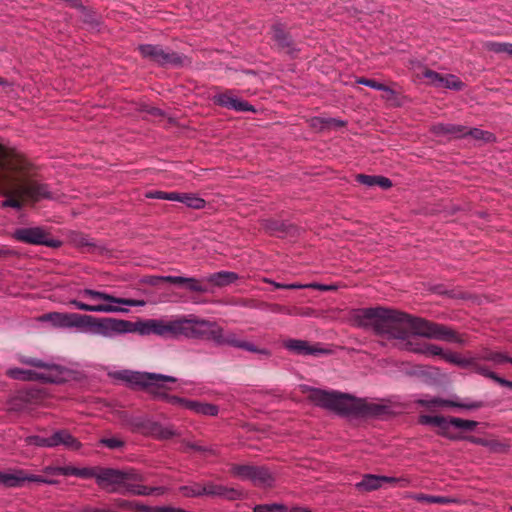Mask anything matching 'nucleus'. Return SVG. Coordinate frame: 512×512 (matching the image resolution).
<instances>
[{
  "instance_id": "e2e57ef3",
  "label": "nucleus",
  "mask_w": 512,
  "mask_h": 512,
  "mask_svg": "<svg viewBox=\"0 0 512 512\" xmlns=\"http://www.w3.org/2000/svg\"><path fill=\"white\" fill-rule=\"evenodd\" d=\"M388 90L389 91H384L385 94L382 96V98L386 101H390V102H393L396 100V91L394 89H392L391 87L388 86Z\"/></svg>"
},
{
  "instance_id": "7ed1b4c3",
  "label": "nucleus",
  "mask_w": 512,
  "mask_h": 512,
  "mask_svg": "<svg viewBox=\"0 0 512 512\" xmlns=\"http://www.w3.org/2000/svg\"><path fill=\"white\" fill-rule=\"evenodd\" d=\"M308 399L323 409L332 411L340 416L384 418L392 414L391 406L380 402H370L356 398L347 393L326 391L311 388Z\"/></svg>"
},
{
  "instance_id": "774afa93",
  "label": "nucleus",
  "mask_w": 512,
  "mask_h": 512,
  "mask_svg": "<svg viewBox=\"0 0 512 512\" xmlns=\"http://www.w3.org/2000/svg\"><path fill=\"white\" fill-rule=\"evenodd\" d=\"M84 512H117L112 509H99V508H92V507H86L83 510Z\"/></svg>"
},
{
  "instance_id": "4d7b16f0",
  "label": "nucleus",
  "mask_w": 512,
  "mask_h": 512,
  "mask_svg": "<svg viewBox=\"0 0 512 512\" xmlns=\"http://www.w3.org/2000/svg\"><path fill=\"white\" fill-rule=\"evenodd\" d=\"M474 369L477 373H479L489 379H492V380H494L493 375H497L496 373L490 371L486 366L481 365V364H475Z\"/></svg>"
},
{
  "instance_id": "473e14b6",
  "label": "nucleus",
  "mask_w": 512,
  "mask_h": 512,
  "mask_svg": "<svg viewBox=\"0 0 512 512\" xmlns=\"http://www.w3.org/2000/svg\"><path fill=\"white\" fill-rule=\"evenodd\" d=\"M483 46L487 51L494 52L497 54L507 53L508 55L512 56V43L487 41L484 43Z\"/></svg>"
},
{
  "instance_id": "8fccbe9b",
  "label": "nucleus",
  "mask_w": 512,
  "mask_h": 512,
  "mask_svg": "<svg viewBox=\"0 0 512 512\" xmlns=\"http://www.w3.org/2000/svg\"><path fill=\"white\" fill-rule=\"evenodd\" d=\"M418 421L422 425H433L437 427V425L442 424L443 416L421 415Z\"/></svg>"
},
{
  "instance_id": "1a4fd4ad",
  "label": "nucleus",
  "mask_w": 512,
  "mask_h": 512,
  "mask_svg": "<svg viewBox=\"0 0 512 512\" xmlns=\"http://www.w3.org/2000/svg\"><path fill=\"white\" fill-rule=\"evenodd\" d=\"M138 50L143 58L162 67L180 68L191 63L190 59L184 54L169 49L165 50L161 45L142 44L138 46Z\"/></svg>"
},
{
  "instance_id": "9b49d317",
  "label": "nucleus",
  "mask_w": 512,
  "mask_h": 512,
  "mask_svg": "<svg viewBox=\"0 0 512 512\" xmlns=\"http://www.w3.org/2000/svg\"><path fill=\"white\" fill-rule=\"evenodd\" d=\"M133 474H128L127 471L101 468L99 467L96 482L98 486L106 489L110 493L120 492L119 487H122L124 480L134 478Z\"/></svg>"
},
{
  "instance_id": "dca6fc26",
  "label": "nucleus",
  "mask_w": 512,
  "mask_h": 512,
  "mask_svg": "<svg viewBox=\"0 0 512 512\" xmlns=\"http://www.w3.org/2000/svg\"><path fill=\"white\" fill-rule=\"evenodd\" d=\"M416 403L430 410L442 407H457L461 409L475 410L483 407V403L481 401L458 402L453 400H445L439 397H434L431 399H419L416 401Z\"/></svg>"
},
{
  "instance_id": "f257e3e1",
  "label": "nucleus",
  "mask_w": 512,
  "mask_h": 512,
  "mask_svg": "<svg viewBox=\"0 0 512 512\" xmlns=\"http://www.w3.org/2000/svg\"><path fill=\"white\" fill-rule=\"evenodd\" d=\"M355 320L359 326L372 328L376 334L396 340L394 346L400 350L426 356H440L447 362L458 365L463 363L457 353L444 352L440 346L420 342L415 337L422 336L458 344L465 343L463 335L444 324L383 307L360 309L355 315Z\"/></svg>"
},
{
  "instance_id": "4468645a",
  "label": "nucleus",
  "mask_w": 512,
  "mask_h": 512,
  "mask_svg": "<svg viewBox=\"0 0 512 512\" xmlns=\"http://www.w3.org/2000/svg\"><path fill=\"white\" fill-rule=\"evenodd\" d=\"M283 347L289 352L299 356H319L329 354L330 350L323 348L319 343L311 344L309 341L301 339H287L283 341Z\"/></svg>"
},
{
  "instance_id": "aec40b11",
  "label": "nucleus",
  "mask_w": 512,
  "mask_h": 512,
  "mask_svg": "<svg viewBox=\"0 0 512 512\" xmlns=\"http://www.w3.org/2000/svg\"><path fill=\"white\" fill-rule=\"evenodd\" d=\"M202 496L203 495H209V496H219L223 497L228 500H237L242 497V492L234 489V488H228L223 485H217L214 483H207L206 485H202Z\"/></svg>"
},
{
  "instance_id": "c9c22d12",
  "label": "nucleus",
  "mask_w": 512,
  "mask_h": 512,
  "mask_svg": "<svg viewBox=\"0 0 512 512\" xmlns=\"http://www.w3.org/2000/svg\"><path fill=\"white\" fill-rule=\"evenodd\" d=\"M188 277L182 276H153L149 280V284L158 285L161 282H168L171 284H186Z\"/></svg>"
},
{
  "instance_id": "39448f33",
  "label": "nucleus",
  "mask_w": 512,
  "mask_h": 512,
  "mask_svg": "<svg viewBox=\"0 0 512 512\" xmlns=\"http://www.w3.org/2000/svg\"><path fill=\"white\" fill-rule=\"evenodd\" d=\"M84 329L86 331L101 335L103 337H113L124 333H138L142 336L156 335L162 338H169V320L147 319L131 322L116 318H96L85 315Z\"/></svg>"
},
{
  "instance_id": "a18cd8bd",
  "label": "nucleus",
  "mask_w": 512,
  "mask_h": 512,
  "mask_svg": "<svg viewBox=\"0 0 512 512\" xmlns=\"http://www.w3.org/2000/svg\"><path fill=\"white\" fill-rule=\"evenodd\" d=\"M185 285L192 292L206 293L209 291L208 287L203 284V280L196 278H187Z\"/></svg>"
},
{
  "instance_id": "20e7f679",
  "label": "nucleus",
  "mask_w": 512,
  "mask_h": 512,
  "mask_svg": "<svg viewBox=\"0 0 512 512\" xmlns=\"http://www.w3.org/2000/svg\"><path fill=\"white\" fill-rule=\"evenodd\" d=\"M180 336L213 340L218 345H229L253 353H259L266 357L271 355L269 350L259 349L254 344L238 338L234 333L224 334L223 328L216 322L204 319L182 317L169 320V338H178Z\"/></svg>"
},
{
  "instance_id": "bb28decb",
  "label": "nucleus",
  "mask_w": 512,
  "mask_h": 512,
  "mask_svg": "<svg viewBox=\"0 0 512 512\" xmlns=\"http://www.w3.org/2000/svg\"><path fill=\"white\" fill-rule=\"evenodd\" d=\"M188 410H191L197 414L208 415V416H216L219 412L218 406L210 403H204L200 401H189Z\"/></svg>"
},
{
  "instance_id": "0eeeda50",
  "label": "nucleus",
  "mask_w": 512,
  "mask_h": 512,
  "mask_svg": "<svg viewBox=\"0 0 512 512\" xmlns=\"http://www.w3.org/2000/svg\"><path fill=\"white\" fill-rule=\"evenodd\" d=\"M79 295L83 298H89L93 301H103L104 303L99 304H87L77 299H72L68 302L69 305L73 306L76 309L86 311V312H103V313H115V312H126L127 310L124 308H120L113 304H123L127 306H137L139 304L138 301L133 299L119 298L113 296L111 294L93 290V289H83L79 291Z\"/></svg>"
},
{
  "instance_id": "a211bd4d",
  "label": "nucleus",
  "mask_w": 512,
  "mask_h": 512,
  "mask_svg": "<svg viewBox=\"0 0 512 512\" xmlns=\"http://www.w3.org/2000/svg\"><path fill=\"white\" fill-rule=\"evenodd\" d=\"M212 100L215 105L233 109L238 112H255L254 107L247 101H242L233 97V92L231 90L214 95Z\"/></svg>"
},
{
  "instance_id": "6e6552de",
  "label": "nucleus",
  "mask_w": 512,
  "mask_h": 512,
  "mask_svg": "<svg viewBox=\"0 0 512 512\" xmlns=\"http://www.w3.org/2000/svg\"><path fill=\"white\" fill-rule=\"evenodd\" d=\"M229 473L242 481H250L259 488H272L276 481L275 474L266 466L254 464H231Z\"/></svg>"
},
{
  "instance_id": "2f4dec72",
  "label": "nucleus",
  "mask_w": 512,
  "mask_h": 512,
  "mask_svg": "<svg viewBox=\"0 0 512 512\" xmlns=\"http://www.w3.org/2000/svg\"><path fill=\"white\" fill-rule=\"evenodd\" d=\"M467 136H471L474 140L482 141L484 143H491L496 141V137L493 133L479 128H467Z\"/></svg>"
},
{
  "instance_id": "cd10ccee",
  "label": "nucleus",
  "mask_w": 512,
  "mask_h": 512,
  "mask_svg": "<svg viewBox=\"0 0 512 512\" xmlns=\"http://www.w3.org/2000/svg\"><path fill=\"white\" fill-rule=\"evenodd\" d=\"M175 201L184 203L187 207L200 210L206 206V201L193 193H178Z\"/></svg>"
},
{
  "instance_id": "9d476101",
  "label": "nucleus",
  "mask_w": 512,
  "mask_h": 512,
  "mask_svg": "<svg viewBox=\"0 0 512 512\" xmlns=\"http://www.w3.org/2000/svg\"><path fill=\"white\" fill-rule=\"evenodd\" d=\"M12 237L22 243L30 245H44L50 248H59L62 242L51 237L43 227H23L15 229Z\"/></svg>"
},
{
  "instance_id": "c03bdc74",
  "label": "nucleus",
  "mask_w": 512,
  "mask_h": 512,
  "mask_svg": "<svg viewBox=\"0 0 512 512\" xmlns=\"http://www.w3.org/2000/svg\"><path fill=\"white\" fill-rule=\"evenodd\" d=\"M145 197L149 199L174 201L178 197V192L149 191L145 194Z\"/></svg>"
},
{
  "instance_id": "864d4df0",
  "label": "nucleus",
  "mask_w": 512,
  "mask_h": 512,
  "mask_svg": "<svg viewBox=\"0 0 512 512\" xmlns=\"http://www.w3.org/2000/svg\"><path fill=\"white\" fill-rule=\"evenodd\" d=\"M264 281L272 284L276 289H288V290L304 289V284H297V283L282 284V283H278V282H275V281H272L269 279H265Z\"/></svg>"
},
{
  "instance_id": "338daca9",
  "label": "nucleus",
  "mask_w": 512,
  "mask_h": 512,
  "mask_svg": "<svg viewBox=\"0 0 512 512\" xmlns=\"http://www.w3.org/2000/svg\"><path fill=\"white\" fill-rule=\"evenodd\" d=\"M43 472L48 475H60V467L58 466H46Z\"/></svg>"
},
{
  "instance_id": "de8ad7c7",
  "label": "nucleus",
  "mask_w": 512,
  "mask_h": 512,
  "mask_svg": "<svg viewBox=\"0 0 512 512\" xmlns=\"http://www.w3.org/2000/svg\"><path fill=\"white\" fill-rule=\"evenodd\" d=\"M286 511H287L286 507L281 504L257 505L253 509V512H286Z\"/></svg>"
},
{
  "instance_id": "f03ea898",
  "label": "nucleus",
  "mask_w": 512,
  "mask_h": 512,
  "mask_svg": "<svg viewBox=\"0 0 512 512\" xmlns=\"http://www.w3.org/2000/svg\"><path fill=\"white\" fill-rule=\"evenodd\" d=\"M0 194L6 196L1 206L17 210L44 199H53L50 186L38 175L36 167L24 156L0 144Z\"/></svg>"
},
{
  "instance_id": "a878e982",
  "label": "nucleus",
  "mask_w": 512,
  "mask_h": 512,
  "mask_svg": "<svg viewBox=\"0 0 512 512\" xmlns=\"http://www.w3.org/2000/svg\"><path fill=\"white\" fill-rule=\"evenodd\" d=\"M382 487L381 476L365 474L360 482L356 484L359 491L370 492Z\"/></svg>"
},
{
  "instance_id": "09e8293b",
  "label": "nucleus",
  "mask_w": 512,
  "mask_h": 512,
  "mask_svg": "<svg viewBox=\"0 0 512 512\" xmlns=\"http://www.w3.org/2000/svg\"><path fill=\"white\" fill-rule=\"evenodd\" d=\"M99 467H84L77 468L76 467V477L88 479V478H97Z\"/></svg>"
},
{
  "instance_id": "4be33fe9",
  "label": "nucleus",
  "mask_w": 512,
  "mask_h": 512,
  "mask_svg": "<svg viewBox=\"0 0 512 512\" xmlns=\"http://www.w3.org/2000/svg\"><path fill=\"white\" fill-rule=\"evenodd\" d=\"M52 448L63 446L72 451L80 449L81 443L68 430L55 431L51 436Z\"/></svg>"
},
{
  "instance_id": "412c9836",
  "label": "nucleus",
  "mask_w": 512,
  "mask_h": 512,
  "mask_svg": "<svg viewBox=\"0 0 512 512\" xmlns=\"http://www.w3.org/2000/svg\"><path fill=\"white\" fill-rule=\"evenodd\" d=\"M128 474H133L134 478L129 480H124L122 487L125 489L124 491H120L122 494H132L138 496H148L150 495V491L148 490V486L140 484L143 481V477L141 474L137 473L135 470H128Z\"/></svg>"
},
{
  "instance_id": "ddd939ff",
  "label": "nucleus",
  "mask_w": 512,
  "mask_h": 512,
  "mask_svg": "<svg viewBox=\"0 0 512 512\" xmlns=\"http://www.w3.org/2000/svg\"><path fill=\"white\" fill-rule=\"evenodd\" d=\"M37 482L45 484H55L56 481L44 478L39 475L29 474L25 470L19 469L11 473L0 472V484L5 487H22L25 482Z\"/></svg>"
},
{
  "instance_id": "b1692460",
  "label": "nucleus",
  "mask_w": 512,
  "mask_h": 512,
  "mask_svg": "<svg viewBox=\"0 0 512 512\" xmlns=\"http://www.w3.org/2000/svg\"><path fill=\"white\" fill-rule=\"evenodd\" d=\"M239 279V276L235 272L230 271H220L217 273H213L209 275L205 280L206 282L217 286V287H225L231 283H234Z\"/></svg>"
},
{
  "instance_id": "c756f323",
  "label": "nucleus",
  "mask_w": 512,
  "mask_h": 512,
  "mask_svg": "<svg viewBox=\"0 0 512 512\" xmlns=\"http://www.w3.org/2000/svg\"><path fill=\"white\" fill-rule=\"evenodd\" d=\"M410 498L414 499L417 502L420 503H429V504H441L446 505L455 502L454 499L445 497V496H435V495H428L423 493H417L412 494Z\"/></svg>"
},
{
  "instance_id": "37998d69",
  "label": "nucleus",
  "mask_w": 512,
  "mask_h": 512,
  "mask_svg": "<svg viewBox=\"0 0 512 512\" xmlns=\"http://www.w3.org/2000/svg\"><path fill=\"white\" fill-rule=\"evenodd\" d=\"M201 488L202 484L193 483L191 485L181 486L179 490L185 497H200L203 491Z\"/></svg>"
},
{
  "instance_id": "bf43d9fd",
  "label": "nucleus",
  "mask_w": 512,
  "mask_h": 512,
  "mask_svg": "<svg viewBox=\"0 0 512 512\" xmlns=\"http://www.w3.org/2000/svg\"><path fill=\"white\" fill-rule=\"evenodd\" d=\"M114 505L118 508H121V509H129L131 510L132 509V506H133V501H128V500H125V499H115L114 500Z\"/></svg>"
},
{
  "instance_id": "f3484780",
  "label": "nucleus",
  "mask_w": 512,
  "mask_h": 512,
  "mask_svg": "<svg viewBox=\"0 0 512 512\" xmlns=\"http://www.w3.org/2000/svg\"><path fill=\"white\" fill-rule=\"evenodd\" d=\"M271 32L272 39L279 49L284 50L290 55H295L298 52L291 35L286 31L283 23L275 22L271 27Z\"/></svg>"
},
{
  "instance_id": "3c124183",
  "label": "nucleus",
  "mask_w": 512,
  "mask_h": 512,
  "mask_svg": "<svg viewBox=\"0 0 512 512\" xmlns=\"http://www.w3.org/2000/svg\"><path fill=\"white\" fill-rule=\"evenodd\" d=\"M381 482L390 483V484H399L401 487H407L410 484V481L406 477H389V476H381Z\"/></svg>"
},
{
  "instance_id": "a19ab883",
  "label": "nucleus",
  "mask_w": 512,
  "mask_h": 512,
  "mask_svg": "<svg viewBox=\"0 0 512 512\" xmlns=\"http://www.w3.org/2000/svg\"><path fill=\"white\" fill-rule=\"evenodd\" d=\"M25 442L27 445H34L37 447L52 448L51 437H43L40 435H31L26 437Z\"/></svg>"
},
{
  "instance_id": "5701e85b",
  "label": "nucleus",
  "mask_w": 512,
  "mask_h": 512,
  "mask_svg": "<svg viewBox=\"0 0 512 512\" xmlns=\"http://www.w3.org/2000/svg\"><path fill=\"white\" fill-rule=\"evenodd\" d=\"M346 122L336 118L312 117L309 126L317 131L339 129L346 126Z\"/></svg>"
},
{
  "instance_id": "49530a36",
  "label": "nucleus",
  "mask_w": 512,
  "mask_h": 512,
  "mask_svg": "<svg viewBox=\"0 0 512 512\" xmlns=\"http://www.w3.org/2000/svg\"><path fill=\"white\" fill-rule=\"evenodd\" d=\"M356 83L362 84V85H365V86H368V87H371L373 89L380 90V91H389L387 85L382 84L374 79L358 77V78H356Z\"/></svg>"
},
{
  "instance_id": "c85d7f7f",
  "label": "nucleus",
  "mask_w": 512,
  "mask_h": 512,
  "mask_svg": "<svg viewBox=\"0 0 512 512\" xmlns=\"http://www.w3.org/2000/svg\"><path fill=\"white\" fill-rule=\"evenodd\" d=\"M161 386H162L161 389L156 390V392H154V394H153L156 398L163 399L171 405L181 406V407L188 409L187 403H189L190 400H187V399H184V398H181L178 396H174V395H168L166 393V387L163 384V382H161Z\"/></svg>"
},
{
  "instance_id": "4c0bfd02",
  "label": "nucleus",
  "mask_w": 512,
  "mask_h": 512,
  "mask_svg": "<svg viewBox=\"0 0 512 512\" xmlns=\"http://www.w3.org/2000/svg\"><path fill=\"white\" fill-rule=\"evenodd\" d=\"M73 242L87 252L95 251L97 248V245L85 234H76L73 238Z\"/></svg>"
},
{
  "instance_id": "393cba45",
  "label": "nucleus",
  "mask_w": 512,
  "mask_h": 512,
  "mask_svg": "<svg viewBox=\"0 0 512 512\" xmlns=\"http://www.w3.org/2000/svg\"><path fill=\"white\" fill-rule=\"evenodd\" d=\"M356 181L368 187L379 186L382 189H389L392 187V181L384 176L357 174Z\"/></svg>"
},
{
  "instance_id": "f8f14e48",
  "label": "nucleus",
  "mask_w": 512,
  "mask_h": 512,
  "mask_svg": "<svg viewBox=\"0 0 512 512\" xmlns=\"http://www.w3.org/2000/svg\"><path fill=\"white\" fill-rule=\"evenodd\" d=\"M124 379L134 385L145 388L149 393L154 394L156 390L161 389V382H176V378L155 373H131Z\"/></svg>"
},
{
  "instance_id": "5fc2aeb1",
  "label": "nucleus",
  "mask_w": 512,
  "mask_h": 512,
  "mask_svg": "<svg viewBox=\"0 0 512 512\" xmlns=\"http://www.w3.org/2000/svg\"><path fill=\"white\" fill-rule=\"evenodd\" d=\"M100 443L109 449H117L124 445V442L118 438H103Z\"/></svg>"
},
{
  "instance_id": "79ce46f5",
  "label": "nucleus",
  "mask_w": 512,
  "mask_h": 512,
  "mask_svg": "<svg viewBox=\"0 0 512 512\" xmlns=\"http://www.w3.org/2000/svg\"><path fill=\"white\" fill-rule=\"evenodd\" d=\"M265 228L271 233L275 235H280L286 233L288 230V226L277 220H268L266 221Z\"/></svg>"
},
{
  "instance_id": "2eb2a0df",
  "label": "nucleus",
  "mask_w": 512,
  "mask_h": 512,
  "mask_svg": "<svg viewBox=\"0 0 512 512\" xmlns=\"http://www.w3.org/2000/svg\"><path fill=\"white\" fill-rule=\"evenodd\" d=\"M85 315L86 314L50 312L44 314L41 320L51 322L54 326L61 328H84Z\"/></svg>"
},
{
  "instance_id": "58836bf2",
  "label": "nucleus",
  "mask_w": 512,
  "mask_h": 512,
  "mask_svg": "<svg viewBox=\"0 0 512 512\" xmlns=\"http://www.w3.org/2000/svg\"><path fill=\"white\" fill-rule=\"evenodd\" d=\"M422 76L427 79L428 84H430L434 87H437V88H440L441 82H443L442 74H440L436 71H433L427 67H424Z\"/></svg>"
},
{
  "instance_id": "052dcab7",
  "label": "nucleus",
  "mask_w": 512,
  "mask_h": 512,
  "mask_svg": "<svg viewBox=\"0 0 512 512\" xmlns=\"http://www.w3.org/2000/svg\"><path fill=\"white\" fill-rule=\"evenodd\" d=\"M131 510H133L135 512H152L151 506L140 504L135 501H133V506H132Z\"/></svg>"
},
{
  "instance_id": "423d86ee",
  "label": "nucleus",
  "mask_w": 512,
  "mask_h": 512,
  "mask_svg": "<svg viewBox=\"0 0 512 512\" xmlns=\"http://www.w3.org/2000/svg\"><path fill=\"white\" fill-rule=\"evenodd\" d=\"M19 361L22 364L33 366L36 368H43L45 371L39 373L32 370H25L21 368H10L6 372V375L8 377L16 380H42L44 382L50 383H60L65 380L66 369L59 365L47 364L42 360L29 357H20Z\"/></svg>"
},
{
  "instance_id": "72a5a7b5",
  "label": "nucleus",
  "mask_w": 512,
  "mask_h": 512,
  "mask_svg": "<svg viewBox=\"0 0 512 512\" xmlns=\"http://www.w3.org/2000/svg\"><path fill=\"white\" fill-rule=\"evenodd\" d=\"M465 84L455 75L448 74L443 75V82H441L440 88H448L456 91H461Z\"/></svg>"
},
{
  "instance_id": "680f3d73",
  "label": "nucleus",
  "mask_w": 512,
  "mask_h": 512,
  "mask_svg": "<svg viewBox=\"0 0 512 512\" xmlns=\"http://www.w3.org/2000/svg\"><path fill=\"white\" fill-rule=\"evenodd\" d=\"M60 475L76 476V467H73V466L60 467Z\"/></svg>"
},
{
  "instance_id": "ea45409f",
  "label": "nucleus",
  "mask_w": 512,
  "mask_h": 512,
  "mask_svg": "<svg viewBox=\"0 0 512 512\" xmlns=\"http://www.w3.org/2000/svg\"><path fill=\"white\" fill-rule=\"evenodd\" d=\"M151 433L159 439H169L175 435L174 431L170 427H163L156 423L152 425Z\"/></svg>"
},
{
  "instance_id": "13d9d810",
  "label": "nucleus",
  "mask_w": 512,
  "mask_h": 512,
  "mask_svg": "<svg viewBox=\"0 0 512 512\" xmlns=\"http://www.w3.org/2000/svg\"><path fill=\"white\" fill-rule=\"evenodd\" d=\"M85 10L86 11H81L83 20L90 24L97 23L96 13L87 7H85Z\"/></svg>"
},
{
  "instance_id": "f704fd0d",
  "label": "nucleus",
  "mask_w": 512,
  "mask_h": 512,
  "mask_svg": "<svg viewBox=\"0 0 512 512\" xmlns=\"http://www.w3.org/2000/svg\"><path fill=\"white\" fill-rule=\"evenodd\" d=\"M450 423L452 427L462 431H473L478 425L477 421L457 417H450Z\"/></svg>"
},
{
  "instance_id": "603ef678",
  "label": "nucleus",
  "mask_w": 512,
  "mask_h": 512,
  "mask_svg": "<svg viewBox=\"0 0 512 512\" xmlns=\"http://www.w3.org/2000/svg\"><path fill=\"white\" fill-rule=\"evenodd\" d=\"M231 304L240 305V306L249 307V308H259L263 305V303H259L256 300L247 299V298H240V299L233 300L231 302Z\"/></svg>"
},
{
  "instance_id": "7c9ffc66",
  "label": "nucleus",
  "mask_w": 512,
  "mask_h": 512,
  "mask_svg": "<svg viewBox=\"0 0 512 512\" xmlns=\"http://www.w3.org/2000/svg\"><path fill=\"white\" fill-rule=\"evenodd\" d=\"M439 428L438 434L449 439V440H462L464 439V436L460 433H453L451 431V423H450V417L446 418L443 416V422L440 425H437Z\"/></svg>"
},
{
  "instance_id": "0e129e2a",
  "label": "nucleus",
  "mask_w": 512,
  "mask_h": 512,
  "mask_svg": "<svg viewBox=\"0 0 512 512\" xmlns=\"http://www.w3.org/2000/svg\"><path fill=\"white\" fill-rule=\"evenodd\" d=\"M493 377L494 381L499 385L512 389V381L506 380L498 375H493Z\"/></svg>"
},
{
  "instance_id": "6e6d98bb",
  "label": "nucleus",
  "mask_w": 512,
  "mask_h": 512,
  "mask_svg": "<svg viewBox=\"0 0 512 512\" xmlns=\"http://www.w3.org/2000/svg\"><path fill=\"white\" fill-rule=\"evenodd\" d=\"M304 288H311L320 291H333L337 289L335 285H324L319 283L304 284Z\"/></svg>"
},
{
  "instance_id": "69168bd1",
  "label": "nucleus",
  "mask_w": 512,
  "mask_h": 512,
  "mask_svg": "<svg viewBox=\"0 0 512 512\" xmlns=\"http://www.w3.org/2000/svg\"><path fill=\"white\" fill-rule=\"evenodd\" d=\"M463 440H467L473 444L477 445H486V441L482 438L476 437V436H464Z\"/></svg>"
},
{
  "instance_id": "6ab92c4d",
  "label": "nucleus",
  "mask_w": 512,
  "mask_h": 512,
  "mask_svg": "<svg viewBox=\"0 0 512 512\" xmlns=\"http://www.w3.org/2000/svg\"><path fill=\"white\" fill-rule=\"evenodd\" d=\"M430 132L435 136L458 139L467 136V127L451 123H436L430 127Z\"/></svg>"
},
{
  "instance_id": "e433bc0d",
  "label": "nucleus",
  "mask_w": 512,
  "mask_h": 512,
  "mask_svg": "<svg viewBox=\"0 0 512 512\" xmlns=\"http://www.w3.org/2000/svg\"><path fill=\"white\" fill-rule=\"evenodd\" d=\"M481 359L491 361L495 364H503L508 362V356L501 352H495L491 350H484L481 354Z\"/></svg>"
}]
</instances>
